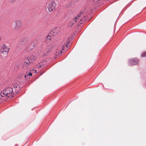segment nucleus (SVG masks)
Masks as SVG:
<instances>
[{
  "instance_id": "obj_1",
  "label": "nucleus",
  "mask_w": 146,
  "mask_h": 146,
  "mask_svg": "<svg viewBox=\"0 0 146 146\" xmlns=\"http://www.w3.org/2000/svg\"><path fill=\"white\" fill-rule=\"evenodd\" d=\"M39 55V53L37 51L34 52L32 54V56L27 57L26 59L23 63V69H26L28 67L29 63H31L33 61L35 60Z\"/></svg>"
},
{
  "instance_id": "obj_2",
  "label": "nucleus",
  "mask_w": 146,
  "mask_h": 146,
  "mask_svg": "<svg viewBox=\"0 0 146 146\" xmlns=\"http://www.w3.org/2000/svg\"><path fill=\"white\" fill-rule=\"evenodd\" d=\"M9 48L5 44H3L1 45L0 48L1 56L3 57H5L8 55Z\"/></svg>"
},
{
  "instance_id": "obj_3",
  "label": "nucleus",
  "mask_w": 146,
  "mask_h": 146,
  "mask_svg": "<svg viewBox=\"0 0 146 146\" xmlns=\"http://www.w3.org/2000/svg\"><path fill=\"white\" fill-rule=\"evenodd\" d=\"M56 4L54 1H50L47 6L49 11L51 12L54 11L56 9Z\"/></svg>"
},
{
  "instance_id": "obj_4",
  "label": "nucleus",
  "mask_w": 146,
  "mask_h": 146,
  "mask_svg": "<svg viewBox=\"0 0 146 146\" xmlns=\"http://www.w3.org/2000/svg\"><path fill=\"white\" fill-rule=\"evenodd\" d=\"M5 93H6V96H7L9 94H12L14 95V94L13 92V89L11 87H8L5 89Z\"/></svg>"
},
{
  "instance_id": "obj_5",
  "label": "nucleus",
  "mask_w": 146,
  "mask_h": 146,
  "mask_svg": "<svg viewBox=\"0 0 146 146\" xmlns=\"http://www.w3.org/2000/svg\"><path fill=\"white\" fill-rule=\"evenodd\" d=\"M138 62V60L136 58H133L129 60L128 64L129 65H133L137 64Z\"/></svg>"
},
{
  "instance_id": "obj_6",
  "label": "nucleus",
  "mask_w": 146,
  "mask_h": 146,
  "mask_svg": "<svg viewBox=\"0 0 146 146\" xmlns=\"http://www.w3.org/2000/svg\"><path fill=\"white\" fill-rule=\"evenodd\" d=\"M15 26L14 27L15 29H17L20 27L22 25V23L21 21L19 20H16L15 21Z\"/></svg>"
},
{
  "instance_id": "obj_7",
  "label": "nucleus",
  "mask_w": 146,
  "mask_h": 146,
  "mask_svg": "<svg viewBox=\"0 0 146 146\" xmlns=\"http://www.w3.org/2000/svg\"><path fill=\"white\" fill-rule=\"evenodd\" d=\"M56 29L54 30L53 31H52L50 33L49 35L51 36H56V34H57L58 32H55Z\"/></svg>"
},
{
  "instance_id": "obj_8",
  "label": "nucleus",
  "mask_w": 146,
  "mask_h": 146,
  "mask_svg": "<svg viewBox=\"0 0 146 146\" xmlns=\"http://www.w3.org/2000/svg\"><path fill=\"white\" fill-rule=\"evenodd\" d=\"M6 93H5V91L4 90H3V91H1L0 90V97H4L5 96H6ZM1 99V98L0 97V99Z\"/></svg>"
},
{
  "instance_id": "obj_9",
  "label": "nucleus",
  "mask_w": 146,
  "mask_h": 146,
  "mask_svg": "<svg viewBox=\"0 0 146 146\" xmlns=\"http://www.w3.org/2000/svg\"><path fill=\"white\" fill-rule=\"evenodd\" d=\"M51 36L49 35H48L47 36H46V42H50V40H51Z\"/></svg>"
},
{
  "instance_id": "obj_10",
  "label": "nucleus",
  "mask_w": 146,
  "mask_h": 146,
  "mask_svg": "<svg viewBox=\"0 0 146 146\" xmlns=\"http://www.w3.org/2000/svg\"><path fill=\"white\" fill-rule=\"evenodd\" d=\"M32 49L31 48H30L29 47L27 48L25 50L29 53H31V51L32 50Z\"/></svg>"
},
{
  "instance_id": "obj_11",
  "label": "nucleus",
  "mask_w": 146,
  "mask_h": 146,
  "mask_svg": "<svg viewBox=\"0 0 146 146\" xmlns=\"http://www.w3.org/2000/svg\"><path fill=\"white\" fill-rule=\"evenodd\" d=\"M81 13H80L77 16V17H76L75 18V19L74 20V19L73 20L74 21H75V23H76V22L77 21V19H79V18L78 17H80V16H81Z\"/></svg>"
},
{
  "instance_id": "obj_12",
  "label": "nucleus",
  "mask_w": 146,
  "mask_h": 146,
  "mask_svg": "<svg viewBox=\"0 0 146 146\" xmlns=\"http://www.w3.org/2000/svg\"><path fill=\"white\" fill-rule=\"evenodd\" d=\"M141 56L142 57H146V52L143 53L141 55Z\"/></svg>"
},
{
  "instance_id": "obj_13",
  "label": "nucleus",
  "mask_w": 146,
  "mask_h": 146,
  "mask_svg": "<svg viewBox=\"0 0 146 146\" xmlns=\"http://www.w3.org/2000/svg\"><path fill=\"white\" fill-rule=\"evenodd\" d=\"M32 74L31 73H29L28 74H27V76H32Z\"/></svg>"
},
{
  "instance_id": "obj_14",
  "label": "nucleus",
  "mask_w": 146,
  "mask_h": 146,
  "mask_svg": "<svg viewBox=\"0 0 146 146\" xmlns=\"http://www.w3.org/2000/svg\"><path fill=\"white\" fill-rule=\"evenodd\" d=\"M86 20V19H85V17H84L83 18H82V19H80V21H81L82 20V21H83V20Z\"/></svg>"
},
{
  "instance_id": "obj_15",
  "label": "nucleus",
  "mask_w": 146,
  "mask_h": 146,
  "mask_svg": "<svg viewBox=\"0 0 146 146\" xmlns=\"http://www.w3.org/2000/svg\"><path fill=\"white\" fill-rule=\"evenodd\" d=\"M14 0H9L11 2H13Z\"/></svg>"
},
{
  "instance_id": "obj_16",
  "label": "nucleus",
  "mask_w": 146,
  "mask_h": 146,
  "mask_svg": "<svg viewBox=\"0 0 146 146\" xmlns=\"http://www.w3.org/2000/svg\"><path fill=\"white\" fill-rule=\"evenodd\" d=\"M73 23H72V24H71V25L70 26V27H71V26H72V25H73Z\"/></svg>"
},
{
  "instance_id": "obj_17",
  "label": "nucleus",
  "mask_w": 146,
  "mask_h": 146,
  "mask_svg": "<svg viewBox=\"0 0 146 146\" xmlns=\"http://www.w3.org/2000/svg\"><path fill=\"white\" fill-rule=\"evenodd\" d=\"M49 52V50H47L46 51V52L47 53L48 52Z\"/></svg>"
},
{
  "instance_id": "obj_18",
  "label": "nucleus",
  "mask_w": 146,
  "mask_h": 146,
  "mask_svg": "<svg viewBox=\"0 0 146 146\" xmlns=\"http://www.w3.org/2000/svg\"><path fill=\"white\" fill-rule=\"evenodd\" d=\"M11 96H12V97H13V96H12V95H11Z\"/></svg>"
}]
</instances>
